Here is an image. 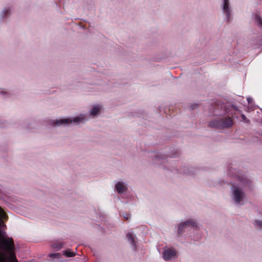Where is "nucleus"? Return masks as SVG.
I'll use <instances>...</instances> for the list:
<instances>
[{
  "label": "nucleus",
  "mask_w": 262,
  "mask_h": 262,
  "mask_svg": "<svg viewBox=\"0 0 262 262\" xmlns=\"http://www.w3.org/2000/svg\"><path fill=\"white\" fill-rule=\"evenodd\" d=\"M230 196L231 201L235 205H243L246 202V194L238 184L235 183L232 184Z\"/></svg>",
  "instance_id": "f257e3e1"
},
{
  "label": "nucleus",
  "mask_w": 262,
  "mask_h": 262,
  "mask_svg": "<svg viewBox=\"0 0 262 262\" xmlns=\"http://www.w3.org/2000/svg\"><path fill=\"white\" fill-rule=\"evenodd\" d=\"M103 105L101 103H94L90 105L88 116L90 118H94L100 116L104 111Z\"/></svg>",
  "instance_id": "f03ea898"
},
{
  "label": "nucleus",
  "mask_w": 262,
  "mask_h": 262,
  "mask_svg": "<svg viewBox=\"0 0 262 262\" xmlns=\"http://www.w3.org/2000/svg\"><path fill=\"white\" fill-rule=\"evenodd\" d=\"M221 7L225 20L228 22L231 21L232 19V13L229 0H223Z\"/></svg>",
  "instance_id": "7ed1b4c3"
},
{
  "label": "nucleus",
  "mask_w": 262,
  "mask_h": 262,
  "mask_svg": "<svg viewBox=\"0 0 262 262\" xmlns=\"http://www.w3.org/2000/svg\"><path fill=\"white\" fill-rule=\"evenodd\" d=\"M232 124V121L230 118H228L224 121L214 120L209 123L210 126L217 127H228L231 126Z\"/></svg>",
  "instance_id": "20e7f679"
},
{
  "label": "nucleus",
  "mask_w": 262,
  "mask_h": 262,
  "mask_svg": "<svg viewBox=\"0 0 262 262\" xmlns=\"http://www.w3.org/2000/svg\"><path fill=\"white\" fill-rule=\"evenodd\" d=\"M115 190L119 194H122L128 191V188L126 183L123 180H119L115 182Z\"/></svg>",
  "instance_id": "39448f33"
},
{
  "label": "nucleus",
  "mask_w": 262,
  "mask_h": 262,
  "mask_svg": "<svg viewBox=\"0 0 262 262\" xmlns=\"http://www.w3.org/2000/svg\"><path fill=\"white\" fill-rule=\"evenodd\" d=\"M177 256V253L172 248H166L163 252V257L165 260H172Z\"/></svg>",
  "instance_id": "423d86ee"
},
{
  "label": "nucleus",
  "mask_w": 262,
  "mask_h": 262,
  "mask_svg": "<svg viewBox=\"0 0 262 262\" xmlns=\"http://www.w3.org/2000/svg\"><path fill=\"white\" fill-rule=\"evenodd\" d=\"M88 116L86 114L80 113L74 117H71L72 123L80 124L85 123L88 120Z\"/></svg>",
  "instance_id": "0eeeda50"
},
{
  "label": "nucleus",
  "mask_w": 262,
  "mask_h": 262,
  "mask_svg": "<svg viewBox=\"0 0 262 262\" xmlns=\"http://www.w3.org/2000/svg\"><path fill=\"white\" fill-rule=\"evenodd\" d=\"M187 227H190L193 228H197L199 227L198 224L196 221L193 219H189L184 221Z\"/></svg>",
  "instance_id": "6e6552de"
},
{
  "label": "nucleus",
  "mask_w": 262,
  "mask_h": 262,
  "mask_svg": "<svg viewBox=\"0 0 262 262\" xmlns=\"http://www.w3.org/2000/svg\"><path fill=\"white\" fill-rule=\"evenodd\" d=\"M61 126L68 125L72 124L71 117L60 118Z\"/></svg>",
  "instance_id": "1a4fd4ad"
},
{
  "label": "nucleus",
  "mask_w": 262,
  "mask_h": 262,
  "mask_svg": "<svg viewBox=\"0 0 262 262\" xmlns=\"http://www.w3.org/2000/svg\"><path fill=\"white\" fill-rule=\"evenodd\" d=\"M49 124L52 127L61 126L60 118L50 120L49 121Z\"/></svg>",
  "instance_id": "9d476101"
},
{
  "label": "nucleus",
  "mask_w": 262,
  "mask_h": 262,
  "mask_svg": "<svg viewBox=\"0 0 262 262\" xmlns=\"http://www.w3.org/2000/svg\"><path fill=\"white\" fill-rule=\"evenodd\" d=\"M76 253L73 252L71 249H68L61 252V255H64L66 257H72L75 256Z\"/></svg>",
  "instance_id": "9b49d317"
},
{
  "label": "nucleus",
  "mask_w": 262,
  "mask_h": 262,
  "mask_svg": "<svg viewBox=\"0 0 262 262\" xmlns=\"http://www.w3.org/2000/svg\"><path fill=\"white\" fill-rule=\"evenodd\" d=\"M11 14V9L10 8H5L1 12L0 15L2 18H4Z\"/></svg>",
  "instance_id": "f8f14e48"
},
{
  "label": "nucleus",
  "mask_w": 262,
  "mask_h": 262,
  "mask_svg": "<svg viewBox=\"0 0 262 262\" xmlns=\"http://www.w3.org/2000/svg\"><path fill=\"white\" fill-rule=\"evenodd\" d=\"M187 227L185 221L181 222L178 226L177 231L179 234H181L183 232V229Z\"/></svg>",
  "instance_id": "ddd939ff"
},
{
  "label": "nucleus",
  "mask_w": 262,
  "mask_h": 262,
  "mask_svg": "<svg viewBox=\"0 0 262 262\" xmlns=\"http://www.w3.org/2000/svg\"><path fill=\"white\" fill-rule=\"evenodd\" d=\"M126 238L128 242L133 246H135V236L132 233H128L126 235Z\"/></svg>",
  "instance_id": "4468645a"
},
{
  "label": "nucleus",
  "mask_w": 262,
  "mask_h": 262,
  "mask_svg": "<svg viewBox=\"0 0 262 262\" xmlns=\"http://www.w3.org/2000/svg\"><path fill=\"white\" fill-rule=\"evenodd\" d=\"M239 184L243 187H250L251 185V182L247 179H242L240 181Z\"/></svg>",
  "instance_id": "2eb2a0df"
},
{
  "label": "nucleus",
  "mask_w": 262,
  "mask_h": 262,
  "mask_svg": "<svg viewBox=\"0 0 262 262\" xmlns=\"http://www.w3.org/2000/svg\"><path fill=\"white\" fill-rule=\"evenodd\" d=\"M254 20L256 23L257 25L260 27L262 28V18L260 17L258 15H255L254 16Z\"/></svg>",
  "instance_id": "dca6fc26"
},
{
  "label": "nucleus",
  "mask_w": 262,
  "mask_h": 262,
  "mask_svg": "<svg viewBox=\"0 0 262 262\" xmlns=\"http://www.w3.org/2000/svg\"><path fill=\"white\" fill-rule=\"evenodd\" d=\"M61 253H54V254H50L49 256L52 258L53 260H58L61 257Z\"/></svg>",
  "instance_id": "f3484780"
},
{
  "label": "nucleus",
  "mask_w": 262,
  "mask_h": 262,
  "mask_svg": "<svg viewBox=\"0 0 262 262\" xmlns=\"http://www.w3.org/2000/svg\"><path fill=\"white\" fill-rule=\"evenodd\" d=\"M62 247V244H53L52 245V247L55 249H56L57 250H60Z\"/></svg>",
  "instance_id": "a211bd4d"
},
{
  "label": "nucleus",
  "mask_w": 262,
  "mask_h": 262,
  "mask_svg": "<svg viewBox=\"0 0 262 262\" xmlns=\"http://www.w3.org/2000/svg\"><path fill=\"white\" fill-rule=\"evenodd\" d=\"M254 224L259 227L262 228V220H258L254 222Z\"/></svg>",
  "instance_id": "6ab92c4d"
},
{
  "label": "nucleus",
  "mask_w": 262,
  "mask_h": 262,
  "mask_svg": "<svg viewBox=\"0 0 262 262\" xmlns=\"http://www.w3.org/2000/svg\"><path fill=\"white\" fill-rule=\"evenodd\" d=\"M242 119H243V121H246V117H245V115H242Z\"/></svg>",
  "instance_id": "aec40b11"
},
{
  "label": "nucleus",
  "mask_w": 262,
  "mask_h": 262,
  "mask_svg": "<svg viewBox=\"0 0 262 262\" xmlns=\"http://www.w3.org/2000/svg\"><path fill=\"white\" fill-rule=\"evenodd\" d=\"M247 100H248L249 103H251L252 102V99L251 98H247Z\"/></svg>",
  "instance_id": "412c9836"
}]
</instances>
